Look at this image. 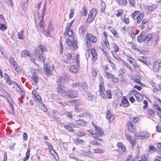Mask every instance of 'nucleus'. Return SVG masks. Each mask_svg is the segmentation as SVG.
Returning a JSON list of instances; mask_svg holds the SVG:
<instances>
[{"label": "nucleus", "mask_w": 161, "mask_h": 161, "mask_svg": "<svg viewBox=\"0 0 161 161\" xmlns=\"http://www.w3.org/2000/svg\"><path fill=\"white\" fill-rule=\"evenodd\" d=\"M46 9V6L44 5L41 11V14H39L40 12H38V20L36 18L35 19V22H38L39 21V26L42 28H43L44 27V23L43 20V17L45 15L44 12Z\"/></svg>", "instance_id": "nucleus-1"}, {"label": "nucleus", "mask_w": 161, "mask_h": 161, "mask_svg": "<svg viewBox=\"0 0 161 161\" xmlns=\"http://www.w3.org/2000/svg\"><path fill=\"white\" fill-rule=\"evenodd\" d=\"M64 96L69 98H73L78 96V93L76 91L69 90L65 92Z\"/></svg>", "instance_id": "nucleus-2"}, {"label": "nucleus", "mask_w": 161, "mask_h": 161, "mask_svg": "<svg viewBox=\"0 0 161 161\" xmlns=\"http://www.w3.org/2000/svg\"><path fill=\"white\" fill-rule=\"evenodd\" d=\"M131 17L136 20V22L139 23L144 17V15L142 13H139L137 11H135L131 14Z\"/></svg>", "instance_id": "nucleus-3"}, {"label": "nucleus", "mask_w": 161, "mask_h": 161, "mask_svg": "<svg viewBox=\"0 0 161 161\" xmlns=\"http://www.w3.org/2000/svg\"><path fill=\"white\" fill-rule=\"evenodd\" d=\"M97 13V10L96 9H92L89 14L87 22L89 23L91 22L95 18Z\"/></svg>", "instance_id": "nucleus-4"}, {"label": "nucleus", "mask_w": 161, "mask_h": 161, "mask_svg": "<svg viewBox=\"0 0 161 161\" xmlns=\"http://www.w3.org/2000/svg\"><path fill=\"white\" fill-rule=\"evenodd\" d=\"M80 57L79 54H77L75 56H73L72 58V60H69L66 61V62L68 63L71 64L72 63H75L76 65L79 67L80 66Z\"/></svg>", "instance_id": "nucleus-5"}, {"label": "nucleus", "mask_w": 161, "mask_h": 161, "mask_svg": "<svg viewBox=\"0 0 161 161\" xmlns=\"http://www.w3.org/2000/svg\"><path fill=\"white\" fill-rule=\"evenodd\" d=\"M101 97L103 99H110L112 98V94L110 90L108 89L100 95Z\"/></svg>", "instance_id": "nucleus-6"}, {"label": "nucleus", "mask_w": 161, "mask_h": 161, "mask_svg": "<svg viewBox=\"0 0 161 161\" xmlns=\"http://www.w3.org/2000/svg\"><path fill=\"white\" fill-rule=\"evenodd\" d=\"M10 63L11 65L14 67L15 70L17 72H19L20 69L18 66V64L14 58L12 57H10L9 58Z\"/></svg>", "instance_id": "nucleus-7"}, {"label": "nucleus", "mask_w": 161, "mask_h": 161, "mask_svg": "<svg viewBox=\"0 0 161 161\" xmlns=\"http://www.w3.org/2000/svg\"><path fill=\"white\" fill-rule=\"evenodd\" d=\"M85 38L89 42H91L94 43H96L97 42V38L90 34H87L85 36Z\"/></svg>", "instance_id": "nucleus-8"}, {"label": "nucleus", "mask_w": 161, "mask_h": 161, "mask_svg": "<svg viewBox=\"0 0 161 161\" xmlns=\"http://www.w3.org/2000/svg\"><path fill=\"white\" fill-rule=\"evenodd\" d=\"M127 125L129 131L133 133L136 132V127L130 121H128L127 123Z\"/></svg>", "instance_id": "nucleus-9"}, {"label": "nucleus", "mask_w": 161, "mask_h": 161, "mask_svg": "<svg viewBox=\"0 0 161 161\" xmlns=\"http://www.w3.org/2000/svg\"><path fill=\"white\" fill-rule=\"evenodd\" d=\"M92 124L95 129L96 132L94 133L95 134H97L98 135L101 136L103 134V132L101 129L99 127L97 126L96 125H95L93 122H92Z\"/></svg>", "instance_id": "nucleus-10"}, {"label": "nucleus", "mask_w": 161, "mask_h": 161, "mask_svg": "<svg viewBox=\"0 0 161 161\" xmlns=\"http://www.w3.org/2000/svg\"><path fill=\"white\" fill-rule=\"evenodd\" d=\"M136 136L142 138H147L150 136L149 133L146 132H141L136 134Z\"/></svg>", "instance_id": "nucleus-11"}, {"label": "nucleus", "mask_w": 161, "mask_h": 161, "mask_svg": "<svg viewBox=\"0 0 161 161\" xmlns=\"http://www.w3.org/2000/svg\"><path fill=\"white\" fill-rule=\"evenodd\" d=\"M133 92L138 101H141L143 100V96L138 92L135 90H133Z\"/></svg>", "instance_id": "nucleus-12"}, {"label": "nucleus", "mask_w": 161, "mask_h": 161, "mask_svg": "<svg viewBox=\"0 0 161 161\" xmlns=\"http://www.w3.org/2000/svg\"><path fill=\"white\" fill-rule=\"evenodd\" d=\"M161 67V62H155L153 66V69L155 72H158Z\"/></svg>", "instance_id": "nucleus-13"}, {"label": "nucleus", "mask_w": 161, "mask_h": 161, "mask_svg": "<svg viewBox=\"0 0 161 161\" xmlns=\"http://www.w3.org/2000/svg\"><path fill=\"white\" fill-rule=\"evenodd\" d=\"M58 92V93L64 95V93L66 91H65L63 86L62 85L61 83H59L57 87Z\"/></svg>", "instance_id": "nucleus-14"}, {"label": "nucleus", "mask_w": 161, "mask_h": 161, "mask_svg": "<svg viewBox=\"0 0 161 161\" xmlns=\"http://www.w3.org/2000/svg\"><path fill=\"white\" fill-rule=\"evenodd\" d=\"M125 136L127 139L131 144L132 146H134L136 143L135 140L132 139L130 135L128 134H126Z\"/></svg>", "instance_id": "nucleus-15"}, {"label": "nucleus", "mask_w": 161, "mask_h": 161, "mask_svg": "<svg viewBox=\"0 0 161 161\" xmlns=\"http://www.w3.org/2000/svg\"><path fill=\"white\" fill-rule=\"evenodd\" d=\"M130 78L133 80H134L136 83L140 85H142V83L140 82V77L138 76H134L131 75L130 77Z\"/></svg>", "instance_id": "nucleus-16"}, {"label": "nucleus", "mask_w": 161, "mask_h": 161, "mask_svg": "<svg viewBox=\"0 0 161 161\" xmlns=\"http://www.w3.org/2000/svg\"><path fill=\"white\" fill-rule=\"evenodd\" d=\"M69 69L70 72L74 73H77L79 70L78 69L73 65H70L69 66Z\"/></svg>", "instance_id": "nucleus-17"}, {"label": "nucleus", "mask_w": 161, "mask_h": 161, "mask_svg": "<svg viewBox=\"0 0 161 161\" xmlns=\"http://www.w3.org/2000/svg\"><path fill=\"white\" fill-rule=\"evenodd\" d=\"M117 146L119 148L121 149V151L122 153H125L126 152V148L125 146L121 142H118L117 144Z\"/></svg>", "instance_id": "nucleus-18"}, {"label": "nucleus", "mask_w": 161, "mask_h": 161, "mask_svg": "<svg viewBox=\"0 0 161 161\" xmlns=\"http://www.w3.org/2000/svg\"><path fill=\"white\" fill-rule=\"evenodd\" d=\"M74 125L72 124L65 125L64 126V128L71 132H74V130L73 129Z\"/></svg>", "instance_id": "nucleus-19"}, {"label": "nucleus", "mask_w": 161, "mask_h": 161, "mask_svg": "<svg viewBox=\"0 0 161 161\" xmlns=\"http://www.w3.org/2000/svg\"><path fill=\"white\" fill-rule=\"evenodd\" d=\"M91 53L92 56V60L94 61H96L97 59V55L95 50L93 48L91 49Z\"/></svg>", "instance_id": "nucleus-20"}, {"label": "nucleus", "mask_w": 161, "mask_h": 161, "mask_svg": "<svg viewBox=\"0 0 161 161\" xmlns=\"http://www.w3.org/2000/svg\"><path fill=\"white\" fill-rule=\"evenodd\" d=\"M105 91L103 83V82L100 83L99 85V95L102 94V93L104 92Z\"/></svg>", "instance_id": "nucleus-21"}, {"label": "nucleus", "mask_w": 161, "mask_h": 161, "mask_svg": "<svg viewBox=\"0 0 161 161\" xmlns=\"http://www.w3.org/2000/svg\"><path fill=\"white\" fill-rule=\"evenodd\" d=\"M153 33H150L148 34L146 36L145 35V42H147L150 40L153 41Z\"/></svg>", "instance_id": "nucleus-22"}, {"label": "nucleus", "mask_w": 161, "mask_h": 161, "mask_svg": "<svg viewBox=\"0 0 161 161\" xmlns=\"http://www.w3.org/2000/svg\"><path fill=\"white\" fill-rule=\"evenodd\" d=\"M137 41L139 42H141L143 41L145 42V35L144 33H141L137 37Z\"/></svg>", "instance_id": "nucleus-23"}, {"label": "nucleus", "mask_w": 161, "mask_h": 161, "mask_svg": "<svg viewBox=\"0 0 161 161\" xmlns=\"http://www.w3.org/2000/svg\"><path fill=\"white\" fill-rule=\"evenodd\" d=\"M76 122L77 125L82 126H85L88 124L87 122L81 119L77 120Z\"/></svg>", "instance_id": "nucleus-24"}, {"label": "nucleus", "mask_w": 161, "mask_h": 161, "mask_svg": "<svg viewBox=\"0 0 161 161\" xmlns=\"http://www.w3.org/2000/svg\"><path fill=\"white\" fill-rule=\"evenodd\" d=\"M20 55L21 57L25 58L30 56V54L29 51L24 50L21 53Z\"/></svg>", "instance_id": "nucleus-25"}, {"label": "nucleus", "mask_w": 161, "mask_h": 161, "mask_svg": "<svg viewBox=\"0 0 161 161\" xmlns=\"http://www.w3.org/2000/svg\"><path fill=\"white\" fill-rule=\"evenodd\" d=\"M4 79L5 80L6 82L9 85H11L12 82L9 76L6 74H5L4 75Z\"/></svg>", "instance_id": "nucleus-26"}, {"label": "nucleus", "mask_w": 161, "mask_h": 161, "mask_svg": "<svg viewBox=\"0 0 161 161\" xmlns=\"http://www.w3.org/2000/svg\"><path fill=\"white\" fill-rule=\"evenodd\" d=\"M79 33L80 35H84L85 32V29L84 26H81L79 29Z\"/></svg>", "instance_id": "nucleus-27"}, {"label": "nucleus", "mask_w": 161, "mask_h": 161, "mask_svg": "<svg viewBox=\"0 0 161 161\" xmlns=\"http://www.w3.org/2000/svg\"><path fill=\"white\" fill-rule=\"evenodd\" d=\"M38 47L42 52H46L47 51V47L44 45L39 44L38 46Z\"/></svg>", "instance_id": "nucleus-28"}, {"label": "nucleus", "mask_w": 161, "mask_h": 161, "mask_svg": "<svg viewBox=\"0 0 161 161\" xmlns=\"http://www.w3.org/2000/svg\"><path fill=\"white\" fill-rule=\"evenodd\" d=\"M105 151L104 150L99 148H96L93 149V153H94L101 154L104 153Z\"/></svg>", "instance_id": "nucleus-29"}, {"label": "nucleus", "mask_w": 161, "mask_h": 161, "mask_svg": "<svg viewBox=\"0 0 161 161\" xmlns=\"http://www.w3.org/2000/svg\"><path fill=\"white\" fill-rule=\"evenodd\" d=\"M72 46H73L75 49H78L77 42L76 39L75 38L73 39Z\"/></svg>", "instance_id": "nucleus-30"}, {"label": "nucleus", "mask_w": 161, "mask_h": 161, "mask_svg": "<svg viewBox=\"0 0 161 161\" xmlns=\"http://www.w3.org/2000/svg\"><path fill=\"white\" fill-rule=\"evenodd\" d=\"M30 149L29 148L27 149V152L26 153V157L25 158L24 161H26L28 160L29 158H30Z\"/></svg>", "instance_id": "nucleus-31"}, {"label": "nucleus", "mask_w": 161, "mask_h": 161, "mask_svg": "<svg viewBox=\"0 0 161 161\" xmlns=\"http://www.w3.org/2000/svg\"><path fill=\"white\" fill-rule=\"evenodd\" d=\"M113 75V74L111 73L105 71V72L104 76L108 79H110L111 78H112Z\"/></svg>", "instance_id": "nucleus-32"}, {"label": "nucleus", "mask_w": 161, "mask_h": 161, "mask_svg": "<svg viewBox=\"0 0 161 161\" xmlns=\"http://www.w3.org/2000/svg\"><path fill=\"white\" fill-rule=\"evenodd\" d=\"M112 44L114 51L116 52H118L119 50V46L114 42H113Z\"/></svg>", "instance_id": "nucleus-33"}, {"label": "nucleus", "mask_w": 161, "mask_h": 161, "mask_svg": "<svg viewBox=\"0 0 161 161\" xmlns=\"http://www.w3.org/2000/svg\"><path fill=\"white\" fill-rule=\"evenodd\" d=\"M101 13H103L104 12V10L106 8V4L104 2L101 1Z\"/></svg>", "instance_id": "nucleus-34"}, {"label": "nucleus", "mask_w": 161, "mask_h": 161, "mask_svg": "<svg viewBox=\"0 0 161 161\" xmlns=\"http://www.w3.org/2000/svg\"><path fill=\"white\" fill-rule=\"evenodd\" d=\"M17 87L16 88L17 90L20 93L22 96L25 95V92L22 90L21 88V87L19 85L16 84Z\"/></svg>", "instance_id": "nucleus-35"}, {"label": "nucleus", "mask_w": 161, "mask_h": 161, "mask_svg": "<svg viewBox=\"0 0 161 161\" xmlns=\"http://www.w3.org/2000/svg\"><path fill=\"white\" fill-rule=\"evenodd\" d=\"M47 69L46 70V72L48 74H51L52 73V71L54 69V67L53 66L51 67H49L48 68V65H47Z\"/></svg>", "instance_id": "nucleus-36"}, {"label": "nucleus", "mask_w": 161, "mask_h": 161, "mask_svg": "<svg viewBox=\"0 0 161 161\" xmlns=\"http://www.w3.org/2000/svg\"><path fill=\"white\" fill-rule=\"evenodd\" d=\"M103 46L105 48H109L110 46L108 39H106L104 41Z\"/></svg>", "instance_id": "nucleus-37"}, {"label": "nucleus", "mask_w": 161, "mask_h": 161, "mask_svg": "<svg viewBox=\"0 0 161 161\" xmlns=\"http://www.w3.org/2000/svg\"><path fill=\"white\" fill-rule=\"evenodd\" d=\"M87 98L88 99L90 100H93L95 99L96 98V97L93 94H91L89 93H88L87 94Z\"/></svg>", "instance_id": "nucleus-38"}, {"label": "nucleus", "mask_w": 161, "mask_h": 161, "mask_svg": "<svg viewBox=\"0 0 161 161\" xmlns=\"http://www.w3.org/2000/svg\"><path fill=\"white\" fill-rule=\"evenodd\" d=\"M118 2L119 4L121 6H125L127 3L126 0H118Z\"/></svg>", "instance_id": "nucleus-39"}, {"label": "nucleus", "mask_w": 161, "mask_h": 161, "mask_svg": "<svg viewBox=\"0 0 161 161\" xmlns=\"http://www.w3.org/2000/svg\"><path fill=\"white\" fill-rule=\"evenodd\" d=\"M106 118L108 120L111 119L112 120H113L114 119V117L112 116V114L109 113V111H108L107 112L106 115Z\"/></svg>", "instance_id": "nucleus-40"}, {"label": "nucleus", "mask_w": 161, "mask_h": 161, "mask_svg": "<svg viewBox=\"0 0 161 161\" xmlns=\"http://www.w3.org/2000/svg\"><path fill=\"white\" fill-rule=\"evenodd\" d=\"M122 63L125 66V67L129 69L130 71H132L133 70L131 69L130 65L124 60H122Z\"/></svg>", "instance_id": "nucleus-41"}, {"label": "nucleus", "mask_w": 161, "mask_h": 161, "mask_svg": "<svg viewBox=\"0 0 161 161\" xmlns=\"http://www.w3.org/2000/svg\"><path fill=\"white\" fill-rule=\"evenodd\" d=\"M148 113L150 116H153L155 114L153 110L150 108H148L147 110Z\"/></svg>", "instance_id": "nucleus-42"}, {"label": "nucleus", "mask_w": 161, "mask_h": 161, "mask_svg": "<svg viewBox=\"0 0 161 161\" xmlns=\"http://www.w3.org/2000/svg\"><path fill=\"white\" fill-rule=\"evenodd\" d=\"M40 108L44 112H46L47 111V108L44 105V104L41 102L40 103Z\"/></svg>", "instance_id": "nucleus-43"}, {"label": "nucleus", "mask_w": 161, "mask_h": 161, "mask_svg": "<svg viewBox=\"0 0 161 161\" xmlns=\"http://www.w3.org/2000/svg\"><path fill=\"white\" fill-rule=\"evenodd\" d=\"M24 31H21L20 32L18 33V38L19 39H23V36L24 35Z\"/></svg>", "instance_id": "nucleus-44"}, {"label": "nucleus", "mask_w": 161, "mask_h": 161, "mask_svg": "<svg viewBox=\"0 0 161 161\" xmlns=\"http://www.w3.org/2000/svg\"><path fill=\"white\" fill-rule=\"evenodd\" d=\"M125 69H122L120 70L118 72L119 77H122L123 76L124 73L125 72Z\"/></svg>", "instance_id": "nucleus-45"}, {"label": "nucleus", "mask_w": 161, "mask_h": 161, "mask_svg": "<svg viewBox=\"0 0 161 161\" xmlns=\"http://www.w3.org/2000/svg\"><path fill=\"white\" fill-rule=\"evenodd\" d=\"M153 41L155 40L156 43H158L159 41V36L156 33H153Z\"/></svg>", "instance_id": "nucleus-46"}, {"label": "nucleus", "mask_w": 161, "mask_h": 161, "mask_svg": "<svg viewBox=\"0 0 161 161\" xmlns=\"http://www.w3.org/2000/svg\"><path fill=\"white\" fill-rule=\"evenodd\" d=\"M110 79L112 82L114 83H117L119 80V79L117 77H115L113 75H112V78H111Z\"/></svg>", "instance_id": "nucleus-47"}, {"label": "nucleus", "mask_w": 161, "mask_h": 161, "mask_svg": "<svg viewBox=\"0 0 161 161\" xmlns=\"http://www.w3.org/2000/svg\"><path fill=\"white\" fill-rule=\"evenodd\" d=\"M81 13L84 16L86 15L87 13V10L86 7H84L83 8Z\"/></svg>", "instance_id": "nucleus-48"}, {"label": "nucleus", "mask_w": 161, "mask_h": 161, "mask_svg": "<svg viewBox=\"0 0 161 161\" xmlns=\"http://www.w3.org/2000/svg\"><path fill=\"white\" fill-rule=\"evenodd\" d=\"M32 79L36 83H37L38 81V77L37 75H33L32 77Z\"/></svg>", "instance_id": "nucleus-49"}, {"label": "nucleus", "mask_w": 161, "mask_h": 161, "mask_svg": "<svg viewBox=\"0 0 161 161\" xmlns=\"http://www.w3.org/2000/svg\"><path fill=\"white\" fill-rule=\"evenodd\" d=\"M67 32V35L68 36L71 37L72 36L73 34V31L72 30H66L65 32Z\"/></svg>", "instance_id": "nucleus-50"}, {"label": "nucleus", "mask_w": 161, "mask_h": 161, "mask_svg": "<svg viewBox=\"0 0 161 161\" xmlns=\"http://www.w3.org/2000/svg\"><path fill=\"white\" fill-rule=\"evenodd\" d=\"M122 102L126 105L125 106L127 107L129 105V103L128 100L125 98H123L122 100Z\"/></svg>", "instance_id": "nucleus-51"}, {"label": "nucleus", "mask_w": 161, "mask_h": 161, "mask_svg": "<svg viewBox=\"0 0 161 161\" xmlns=\"http://www.w3.org/2000/svg\"><path fill=\"white\" fill-rule=\"evenodd\" d=\"M74 21V20H73L70 23L67 24V25L66 30H71V27L72 26Z\"/></svg>", "instance_id": "nucleus-52"}, {"label": "nucleus", "mask_w": 161, "mask_h": 161, "mask_svg": "<svg viewBox=\"0 0 161 161\" xmlns=\"http://www.w3.org/2000/svg\"><path fill=\"white\" fill-rule=\"evenodd\" d=\"M73 56L71 54H70L68 53H67L65 54V57L67 58L68 59H71L72 58Z\"/></svg>", "instance_id": "nucleus-53"}, {"label": "nucleus", "mask_w": 161, "mask_h": 161, "mask_svg": "<svg viewBox=\"0 0 161 161\" xmlns=\"http://www.w3.org/2000/svg\"><path fill=\"white\" fill-rule=\"evenodd\" d=\"M7 29V26L4 24L0 23V29L4 31Z\"/></svg>", "instance_id": "nucleus-54"}, {"label": "nucleus", "mask_w": 161, "mask_h": 161, "mask_svg": "<svg viewBox=\"0 0 161 161\" xmlns=\"http://www.w3.org/2000/svg\"><path fill=\"white\" fill-rule=\"evenodd\" d=\"M154 108L158 111V112L161 113V108H160L158 105H153Z\"/></svg>", "instance_id": "nucleus-55"}, {"label": "nucleus", "mask_w": 161, "mask_h": 161, "mask_svg": "<svg viewBox=\"0 0 161 161\" xmlns=\"http://www.w3.org/2000/svg\"><path fill=\"white\" fill-rule=\"evenodd\" d=\"M29 56L30 57V59L31 61L35 63L34 61L36 58V56L35 54L31 55Z\"/></svg>", "instance_id": "nucleus-56"}, {"label": "nucleus", "mask_w": 161, "mask_h": 161, "mask_svg": "<svg viewBox=\"0 0 161 161\" xmlns=\"http://www.w3.org/2000/svg\"><path fill=\"white\" fill-rule=\"evenodd\" d=\"M52 30L48 29L47 31H45V32L43 31V32L46 36H51L50 32Z\"/></svg>", "instance_id": "nucleus-57"}, {"label": "nucleus", "mask_w": 161, "mask_h": 161, "mask_svg": "<svg viewBox=\"0 0 161 161\" xmlns=\"http://www.w3.org/2000/svg\"><path fill=\"white\" fill-rule=\"evenodd\" d=\"M142 59L143 60L142 63L148 65L150 64V62L148 60H147V59H144V58H142Z\"/></svg>", "instance_id": "nucleus-58"}, {"label": "nucleus", "mask_w": 161, "mask_h": 161, "mask_svg": "<svg viewBox=\"0 0 161 161\" xmlns=\"http://www.w3.org/2000/svg\"><path fill=\"white\" fill-rule=\"evenodd\" d=\"M80 86L82 88L84 89H86L87 88V86L86 83L85 82H83L80 84Z\"/></svg>", "instance_id": "nucleus-59"}, {"label": "nucleus", "mask_w": 161, "mask_h": 161, "mask_svg": "<svg viewBox=\"0 0 161 161\" xmlns=\"http://www.w3.org/2000/svg\"><path fill=\"white\" fill-rule=\"evenodd\" d=\"M65 42L69 46L71 47L72 46V42L71 41L69 38H67L66 39Z\"/></svg>", "instance_id": "nucleus-60"}, {"label": "nucleus", "mask_w": 161, "mask_h": 161, "mask_svg": "<svg viewBox=\"0 0 161 161\" xmlns=\"http://www.w3.org/2000/svg\"><path fill=\"white\" fill-rule=\"evenodd\" d=\"M149 149L150 152L151 153H153L156 151L155 147L151 146H149Z\"/></svg>", "instance_id": "nucleus-61"}, {"label": "nucleus", "mask_w": 161, "mask_h": 161, "mask_svg": "<svg viewBox=\"0 0 161 161\" xmlns=\"http://www.w3.org/2000/svg\"><path fill=\"white\" fill-rule=\"evenodd\" d=\"M74 10L73 9H71L70 10V13L69 14V18L71 19L74 16Z\"/></svg>", "instance_id": "nucleus-62"}, {"label": "nucleus", "mask_w": 161, "mask_h": 161, "mask_svg": "<svg viewBox=\"0 0 161 161\" xmlns=\"http://www.w3.org/2000/svg\"><path fill=\"white\" fill-rule=\"evenodd\" d=\"M131 120L133 122L136 123L138 122L139 121V119L137 117H133L131 118Z\"/></svg>", "instance_id": "nucleus-63"}, {"label": "nucleus", "mask_w": 161, "mask_h": 161, "mask_svg": "<svg viewBox=\"0 0 161 161\" xmlns=\"http://www.w3.org/2000/svg\"><path fill=\"white\" fill-rule=\"evenodd\" d=\"M138 161H147V158L144 156L142 155L141 156L140 159Z\"/></svg>", "instance_id": "nucleus-64"}]
</instances>
